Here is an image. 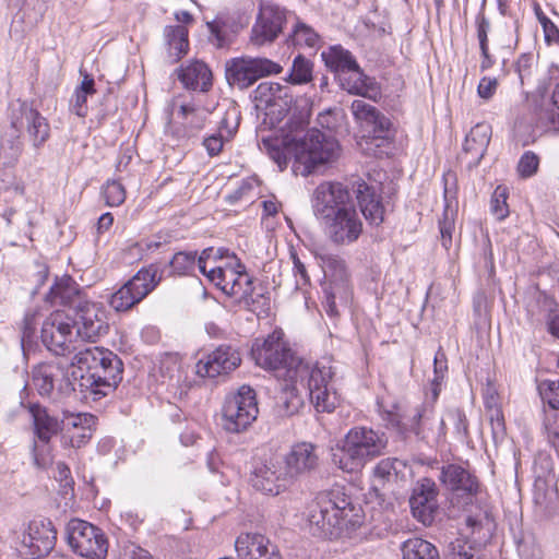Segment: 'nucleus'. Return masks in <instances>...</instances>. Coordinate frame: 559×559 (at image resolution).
I'll list each match as a JSON object with an SVG mask.
<instances>
[{
    "label": "nucleus",
    "instance_id": "nucleus-1",
    "mask_svg": "<svg viewBox=\"0 0 559 559\" xmlns=\"http://www.w3.org/2000/svg\"><path fill=\"white\" fill-rule=\"evenodd\" d=\"M123 364L111 350L91 346L79 350L71 366L61 360L37 365L32 370V382L41 396L55 390L68 395L79 388L85 399L100 400L112 392L122 380Z\"/></svg>",
    "mask_w": 559,
    "mask_h": 559
},
{
    "label": "nucleus",
    "instance_id": "nucleus-2",
    "mask_svg": "<svg viewBox=\"0 0 559 559\" xmlns=\"http://www.w3.org/2000/svg\"><path fill=\"white\" fill-rule=\"evenodd\" d=\"M10 126L0 140V157L5 165L13 166L23 152L22 130L35 148L41 147L50 138V126L47 119L25 102L11 103L9 109Z\"/></svg>",
    "mask_w": 559,
    "mask_h": 559
},
{
    "label": "nucleus",
    "instance_id": "nucleus-3",
    "mask_svg": "<svg viewBox=\"0 0 559 559\" xmlns=\"http://www.w3.org/2000/svg\"><path fill=\"white\" fill-rule=\"evenodd\" d=\"M360 508L340 491L317 497L309 506L307 521L310 533L319 538H336L343 528H354L361 523Z\"/></svg>",
    "mask_w": 559,
    "mask_h": 559
},
{
    "label": "nucleus",
    "instance_id": "nucleus-4",
    "mask_svg": "<svg viewBox=\"0 0 559 559\" xmlns=\"http://www.w3.org/2000/svg\"><path fill=\"white\" fill-rule=\"evenodd\" d=\"M388 438L384 432L365 426L347 431L331 449L332 463L346 473L360 471L368 462L384 454Z\"/></svg>",
    "mask_w": 559,
    "mask_h": 559
},
{
    "label": "nucleus",
    "instance_id": "nucleus-5",
    "mask_svg": "<svg viewBox=\"0 0 559 559\" xmlns=\"http://www.w3.org/2000/svg\"><path fill=\"white\" fill-rule=\"evenodd\" d=\"M251 356L258 366L273 371L276 378L283 380H296V371L308 365L289 348L283 340L282 331H274L263 340L257 338L251 348Z\"/></svg>",
    "mask_w": 559,
    "mask_h": 559
},
{
    "label": "nucleus",
    "instance_id": "nucleus-6",
    "mask_svg": "<svg viewBox=\"0 0 559 559\" xmlns=\"http://www.w3.org/2000/svg\"><path fill=\"white\" fill-rule=\"evenodd\" d=\"M296 371L298 378L295 382H300L318 412L331 413L338 404V395L333 385L335 374L333 367L317 362L316 365L301 366Z\"/></svg>",
    "mask_w": 559,
    "mask_h": 559
},
{
    "label": "nucleus",
    "instance_id": "nucleus-7",
    "mask_svg": "<svg viewBox=\"0 0 559 559\" xmlns=\"http://www.w3.org/2000/svg\"><path fill=\"white\" fill-rule=\"evenodd\" d=\"M293 140L295 142L289 148L288 156L294 157L307 168L330 163L337 157V141L318 129L309 130L301 139Z\"/></svg>",
    "mask_w": 559,
    "mask_h": 559
},
{
    "label": "nucleus",
    "instance_id": "nucleus-8",
    "mask_svg": "<svg viewBox=\"0 0 559 559\" xmlns=\"http://www.w3.org/2000/svg\"><path fill=\"white\" fill-rule=\"evenodd\" d=\"M66 539L76 555L86 559H105L108 539L103 530L90 522L71 519L66 526Z\"/></svg>",
    "mask_w": 559,
    "mask_h": 559
},
{
    "label": "nucleus",
    "instance_id": "nucleus-9",
    "mask_svg": "<svg viewBox=\"0 0 559 559\" xmlns=\"http://www.w3.org/2000/svg\"><path fill=\"white\" fill-rule=\"evenodd\" d=\"M160 282L158 267L151 264L139 270L109 298L110 307L117 312H124L140 304Z\"/></svg>",
    "mask_w": 559,
    "mask_h": 559
},
{
    "label": "nucleus",
    "instance_id": "nucleus-10",
    "mask_svg": "<svg viewBox=\"0 0 559 559\" xmlns=\"http://www.w3.org/2000/svg\"><path fill=\"white\" fill-rule=\"evenodd\" d=\"M259 413L255 392L249 385H242L236 394L226 397L223 409V427L229 432L246 430Z\"/></svg>",
    "mask_w": 559,
    "mask_h": 559
},
{
    "label": "nucleus",
    "instance_id": "nucleus-11",
    "mask_svg": "<svg viewBox=\"0 0 559 559\" xmlns=\"http://www.w3.org/2000/svg\"><path fill=\"white\" fill-rule=\"evenodd\" d=\"M282 72V67L267 58L240 57L226 62V79L231 86L246 90L258 80Z\"/></svg>",
    "mask_w": 559,
    "mask_h": 559
},
{
    "label": "nucleus",
    "instance_id": "nucleus-12",
    "mask_svg": "<svg viewBox=\"0 0 559 559\" xmlns=\"http://www.w3.org/2000/svg\"><path fill=\"white\" fill-rule=\"evenodd\" d=\"M71 320L76 329V336L84 341L95 342L109 330L107 312L98 302L80 300L73 309Z\"/></svg>",
    "mask_w": 559,
    "mask_h": 559
},
{
    "label": "nucleus",
    "instance_id": "nucleus-13",
    "mask_svg": "<svg viewBox=\"0 0 559 559\" xmlns=\"http://www.w3.org/2000/svg\"><path fill=\"white\" fill-rule=\"evenodd\" d=\"M353 194L341 182L325 181L313 191L312 207L316 216L322 221L354 205Z\"/></svg>",
    "mask_w": 559,
    "mask_h": 559
},
{
    "label": "nucleus",
    "instance_id": "nucleus-14",
    "mask_svg": "<svg viewBox=\"0 0 559 559\" xmlns=\"http://www.w3.org/2000/svg\"><path fill=\"white\" fill-rule=\"evenodd\" d=\"M288 12L277 4L261 3L251 28L250 41L257 47L273 43L283 32Z\"/></svg>",
    "mask_w": 559,
    "mask_h": 559
},
{
    "label": "nucleus",
    "instance_id": "nucleus-15",
    "mask_svg": "<svg viewBox=\"0 0 559 559\" xmlns=\"http://www.w3.org/2000/svg\"><path fill=\"white\" fill-rule=\"evenodd\" d=\"M73 323L71 318L61 312L51 313L41 325V342L56 355H66L75 349L72 346Z\"/></svg>",
    "mask_w": 559,
    "mask_h": 559
},
{
    "label": "nucleus",
    "instance_id": "nucleus-16",
    "mask_svg": "<svg viewBox=\"0 0 559 559\" xmlns=\"http://www.w3.org/2000/svg\"><path fill=\"white\" fill-rule=\"evenodd\" d=\"M329 240L337 246H349L356 242L362 233V222L356 205L323 219Z\"/></svg>",
    "mask_w": 559,
    "mask_h": 559
},
{
    "label": "nucleus",
    "instance_id": "nucleus-17",
    "mask_svg": "<svg viewBox=\"0 0 559 559\" xmlns=\"http://www.w3.org/2000/svg\"><path fill=\"white\" fill-rule=\"evenodd\" d=\"M250 483L257 491L272 497L278 496L293 485L280 460L257 465L251 473Z\"/></svg>",
    "mask_w": 559,
    "mask_h": 559
},
{
    "label": "nucleus",
    "instance_id": "nucleus-18",
    "mask_svg": "<svg viewBox=\"0 0 559 559\" xmlns=\"http://www.w3.org/2000/svg\"><path fill=\"white\" fill-rule=\"evenodd\" d=\"M445 420L436 418L433 411L425 405L416 407L412 414L399 420L397 426L402 432H412L419 439H427L430 432L437 438L443 437Z\"/></svg>",
    "mask_w": 559,
    "mask_h": 559
},
{
    "label": "nucleus",
    "instance_id": "nucleus-19",
    "mask_svg": "<svg viewBox=\"0 0 559 559\" xmlns=\"http://www.w3.org/2000/svg\"><path fill=\"white\" fill-rule=\"evenodd\" d=\"M290 481L295 484L300 477L310 474L319 465L316 445L310 442H299L280 460Z\"/></svg>",
    "mask_w": 559,
    "mask_h": 559
},
{
    "label": "nucleus",
    "instance_id": "nucleus-20",
    "mask_svg": "<svg viewBox=\"0 0 559 559\" xmlns=\"http://www.w3.org/2000/svg\"><path fill=\"white\" fill-rule=\"evenodd\" d=\"M240 362L241 356L237 348L221 345L197 362L195 371L202 378H215L235 370Z\"/></svg>",
    "mask_w": 559,
    "mask_h": 559
},
{
    "label": "nucleus",
    "instance_id": "nucleus-21",
    "mask_svg": "<svg viewBox=\"0 0 559 559\" xmlns=\"http://www.w3.org/2000/svg\"><path fill=\"white\" fill-rule=\"evenodd\" d=\"M437 486L430 478H423L417 481L413 495L409 498V506L413 515L424 525L433 521L437 510Z\"/></svg>",
    "mask_w": 559,
    "mask_h": 559
},
{
    "label": "nucleus",
    "instance_id": "nucleus-22",
    "mask_svg": "<svg viewBox=\"0 0 559 559\" xmlns=\"http://www.w3.org/2000/svg\"><path fill=\"white\" fill-rule=\"evenodd\" d=\"M341 88L350 95H357L368 98L372 102H379L382 97L380 83L372 76L367 75L362 69L357 67L336 79Z\"/></svg>",
    "mask_w": 559,
    "mask_h": 559
},
{
    "label": "nucleus",
    "instance_id": "nucleus-23",
    "mask_svg": "<svg viewBox=\"0 0 559 559\" xmlns=\"http://www.w3.org/2000/svg\"><path fill=\"white\" fill-rule=\"evenodd\" d=\"M57 532L48 520H33L28 524L23 544L31 549V555L41 557L55 547Z\"/></svg>",
    "mask_w": 559,
    "mask_h": 559
},
{
    "label": "nucleus",
    "instance_id": "nucleus-24",
    "mask_svg": "<svg viewBox=\"0 0 559 559\" xmlns=\"http://www.w3.org/2000/svg\"><path fill=\"white\" fill-rule=\"evenodd\" d=\"M353 193L357 199L365 219L370 225L379 226L384 219V206L382 198L376 188L362 180H358L353 183Z\"/></svg>",
    "mask_w": 559,
    "mask_h": 559
},
{
    "label": "nucleus",
    "instance_id": "nucleus-25",
    "mask_svg": "<svg viewBox=\"0 0 559 559\" xmlns=\"http://www.w3.org/2000/svg\"><path fill=\"white\" fill-rule=\"evenodd\" d=\"M236 266L235 270H230L228 285L223 287V292L254 311L258 299L254 297L253 278L246 272L240 261H237Z\"/></svg>",
    "mask_w": 559,
    "mask_h": 559
},
{
    "label": "nucleus",
    "instance_id": "nucleus-26",
    "mask_svg": "<svg viewBox=\"0 0 559 559\" xmlns=\"http://www.w3.org/2000/svg\"><path fill=\"white\" fill-rule=\"evenodd\" d=\"M440 480L451 491L460 496H475L479 483L475 475L459 464H448L442 467Z\"/></svg>",
    "mask_w": 559,
    "mask_h": 559
},
{
    "label": "nucleus",
    "instance_id": "nucleus-27",
    "mask_svg": "<svg viewBox=\"0 0 559 559\" xmlns=\"http://www.w3.org/2000/svg\"><path fill=\"white\" fill-rule=\"evenodd\" d=\"M178 78L185 87L206 92L212 86V72L203 61H192L180 69Z\"/></svg>",
    "mask_w": 559,
    "mask_h": 559
},
{
    "label": "nucleus",
    "instance_id": "nucleus-28",
    "mask_svg": "<svg viewBox=\"0 0 559 559\" xmlns=\"http://www.w3.org/2000/svg\"><path fill=\"white\" fill-rule=\"evenodd\" d=\"M309 123V119H308V114L304 112V111H300V110H294L284 128H283V145H284V154L283 156H277L275 158L276 163L278 164V166L281 168H283V166H286L287 164V156L289 155V148L290 146L293 145V143L295 142L293 139L296 138V139H301L302 136H299L300 133L304 132V130L306 129V127L308 126Z\"/></svg>",
    "mask_w": 559,
    "mask_h": 559
},
{
    "label": "nucleus",
    "instance_id": "nucleus-29",
    "mask_svg": "<svg viewBox=\"0 0 559 559\" xmlns=\"http://www.w3.org/2000/svg\"><path fill=\"white\" fill-rule=\"evenodd\" d=\"M179 114L182 118V128L176 129V134L179 138L194 136L204 128L209 115L206 109L191 103L180 105Z\"/></svg>",
    "mask_w": 559,
    "mask_h": 559
},
{
    "label": "nucleus",
    "instance_id": "nucleus-30",
    "mask_svg": "<svg viewBox=\"0 0 559 559\" xmlns=\"http://www.w3.org/2000/svg\"><path fill=\"white\" fill-rule=\"evenodd\" d=\"M80 294L79 285L72 277L66 275L56 281L47 295V300L53 305L70 306L73 310L75 305L83 300Z\"/></svg>",
    "mask_w": 559,
    "mask_h": 559
},
{
    "label": "nucleus",
    "instance_id": "nucleus-31",
    "mask_svg": "<svg viewBox=\"0 0 559 559\" xmlns=\"http://www.w3.org/2000/svg\"><path fill=\"white\" fill-rule=\"evenodd\" d=\"M29 413L33 418L35 436L38 441H50L61 427L59 420L51 416L47 409L39 404H31Z\"/></svg>",
    "mask_w": 559,
    "mask_h": 559
},
{
    "label": "nucleus",
    "instance_id": "nucleus-32",
    "mask_svg": "<svg viewBox=\"0 0 559 559\" xmlns=\"http://www.w3.org/2000/svg\"><path fill=\"white\" fill-rule=\"evenodd\" d=\"M491 139V127L487 123H477L465 138L464 152L471 154L475 163L484 157Z\"/></svg>",
    "mask_w": 559,
    "mask_h": 559
},
{
    "label": "nucleus",
    "instance_id": "nucleus-33",
    "mask_svg": "<svg viewBox=\"0 0 559 559\" xmlns=\"http://www.w3.org/2000/svg\"><path fill=\"white\" fill-rule=\"evenodd\" d=\"M271 545L264 535L258 533H241L235 540L239 559H255Z\"/></svg>",
    "mask_w": 559,
    "mask_h": 559
},
{
    "label": "nucleus",
    "instance_id": "nucleus-34",
    "mask_svg": "<svg viewBox=\"0 0 559 559\" xmlns=\"http://www.w3.org/2000/svg\"><path fill=\"white\" fill-rule=\"evenodd\" d=\"M322 59L325 66L335 74V78H340V74H344L358 64L355 57L347 49L342 46H332L326 51L322 52Z\"/></svg>",
    "mask_w": 559,
    "mask_h": 559
},
{
    "label": "nucleus",
    "instance_id": "nucleus-35",
    "mask_svg": "<svg viewBox=\"0 0 559 559\" xmlns=\"http://www.w3.org/2000/svg\"><path fill=\"white\" fill-rule=\"evenodd\" d=\"M188 28L183 25H168L164 29V36L168 45L169 56L177 62L189 49Z\"/></svg>",
    "mask_w": 559,
    "mask_h": 559
},
{
    "label": "nucleus",
    "instance_id": "nucleus-36",
    "mask_svg": "<svg viewBox=\"0 0 559 559\" xmlns=\"http://www.w3.org/2000/svg\"><path fill=\"white\" fill-rule=\"evenodd\" d=\"M403 559H440L437 547L423 538H409L401 547Z\"/></svg>",
    "mask_w": 559,
    "mask_h": 559
},
{
    "label": "nucleus",
    "instance_id": "nucleus-37",
    "mask_svg": "<svg viewBox=\"0 0 559 559\" xmlns=\"http://www.w3.org/2000/svg\"><path fill=\"white\" fill-rule=\"evenodd\" d=\"M286 382L280 396V407L284 415L292 416L297 414L304 405V399L299 393L300 382L284 380Z\"/></svg>",
    "mask_w": 559,
    "mask_h": 559
},
{
    "label": "nucleus",
    "instance_id": "nucleus-38",
    "mask_svg": "<svg viewBox=\"0 0 559 559\" xmlns=\"http://www.w3.org/2000/svg\"><path fill=\"white\" fill-rule=\"evenodd\" d=\"M320 260L325 276L330 277L333 282L345 283L348 280V271L343 258L328 253L320 255Z\"/></svg>",
    "mask_w": 559,
    "mask_h": 559
},
{
    "label": "nucleus",
    "instance_id": "nucleus-39",
    "mask_svg": "<svg viewBox=\"0 0 559 559\" xmlns=\"http://www.w3.org/2000/svg\"><path fill=\"white\" fill-rule=\"evenodd\" d=\"M318 40L319 36L316 31L296 17V23L294 24L293 32L288 36L287 41L294 46H307L313 48Z\"/></svg>",
    "mask_w": 559,
    "mask_h": 559
},
{
    "label": "nucleus",
    "instance_id": "nucleus-40",
    "mask_svg": "<svg viewBox=\"0 0 559 559\" xmlns=\"http://www.w3.org/2000/svg\"><path fill=\"white\" fill-rule=\"evenodd\" d=\"M195 265H198L195 251H179L169 261L171 273L180 276L191 274Z\"/></svg>",
    "mask_w": 559,
    "mask_h": 559
},
{
    "label": "nucleus",
    "instance_id": "nucleus-41",
    "mask_svg": "<svg viewBox=\"0 0 559 559\" xmlns=\"http://www.w3.org/2000/svg\"><path fill=\"white\" fill-rule=\"evenodd\" d=\"M312 62L298 55L295 57L292 66V70L288 76V81L293 84H306L312 80Z\"/></svg>",
    "mask_w": 559,
    "mask_h": 559
},
{
    "label": "nucleus",
    "instance_id": "nucleus-42",
    "mask_svg": "<svg viewBox=\"0 0 559 559\" xmlns=\"http://www.w3.org/2000/svg\"><path fill=\"white\" fill-rule=\"evenodd\" d=\"M447 420L453 426V433L460 442H467L469 438L468 421L466 415L460 408L449 409Z\"/></svg>",
    "mask_w": 559,
    "mask_h": 559
},
{
    "label": "nucleus",
    "instance_id": "nucleus-43",
    "mask_svg": "<svg viewBox=\"0 0 559 559\" xmlns=\"http://www.w3.org/2000/svg\"><path fill=\"white\" fill-rule=\"evenodd\" d=\"M102 193L108 206H119L126 200V189L118 180H108Z\"/></svg>",
    "mask_w": 559,
    "mask_h": 559
},
{
    "label": "nucleus",
    "instance_id": "nucleus-44",
    "mask_svg": "<svg viewBox=\"0 0 559 559\" xmlns=\"http://www.w3.org/2000/svg\"><path fill=\"white\" fill-rule=\"evenodd\" d=\"M33 462L37 468L46 469L51 466L53 455L51 453L50 441H34Z\"/></svg>",
    "mask_w": 559,
    "mask_h": 559
},
{
    "label": "nucleus",
    "instance_id": "nucleus-45",
    "mask_svg": "<svg viewBox=\"0 0 559 559\" xmlns=\"http://www.w3.org/2000/svg\"><path fill=\"white\" fill-rule=\"evenodd\" d=\"M210 32V41L217 48H223L229 45L230 38L226 31V23L217 17L212 22L206 23Z\"/></svg>",
    "mask_w": 559,
    "mask_h": 559
},
{
    "label": "nucleus",
    "instance_id": "nucleus-46",
    "mask_svg": "<svg viewBox=\"0 0 559 559\" xmlns=\"http://www.w3.org/2000/svg\"><path fill=\"white\" fill-rule=\"evenodd\" d=\"M350 110L356 121L365 124L366 127L371 120L377 118V114L379 112L374 106L367 104L361 99H355L352 103Z\"/></svg>",
    "mask_w": 559,
    "mask_h": 559
},
{
    "label": "nucleus",
    "instance_id": "nucleus-47",
    "mask_svg": "<svg viewBox=\"0 0 559 559\" xmlns=\"http://www.w3.org/2000/svg\"><path fill=\"white\" fill-rule=\"evenodd\" d=\"M282 86L278 83L262 82L254 90V99L270 105L275 102L277 97H281Z\"/></svg>",
    "mask_w": 559,
    "mask_h": 559
},
{
    "label": "nucleus",
    "instance_id": "nucleus-48",
    "mask_svg": "<svg viewBox=\"0 0 559 559\" xmlns=\"http://www.w3.org/2000/svg\"><path fill=\"white\" fill-rule=\"evenodd\" d=\"M507 198H508L507 190L501 187H498L491 197V202H490L491 213L499 221L504 219L509 215Z\"/></svg>",
    "mask_w": 559,
    "mask_h": 559
},
{
    "label": "nucleus",
    "instance_id": "nucleus-49",
    "mask_svg": "<svg viewBox=\"0 0 559 559\" xmlns=\"http://www.w3.org/2000/svg\"><path fill=\"white\" fill-rule=\"evenodd\" d=\"M539 157L532 151H526L518 163V171L522 178H530L538 170Z\"/></svg>",
    "mask_w": 559,
    "mask_h": 559
},
{
    "label": "nucleus",
    "instance_id": "nucleus-50",
    "mask_svg": "<svg viewBox=\"0 0 559 559\" xmlns=\"http://www.w3.org/2000/svg\"><path fill=\"white\" fill-rule=\"evenodd\" d=\"M544 402L554 409H559V381H544L538 386Z\"/></svg>",
    "mask_w": 559,
    "mask_h": 559
},
{
    "label": "nucleus",
    "instance_id": "nucleus-51",
    "mask_svg": "<svg viewBox=\"0 0 559 559\" xmlns=\"http://www.w3.org/2000/svg\"><path fill=\"white\" fill-rule=\"evenodd\" d=\"M476 35L479 46H489L488 34L490 31V21L485 15V0L481 8L475 17Z\"/></svg>",
    "mask_w": 559,
    "mask_h": 559
},
{
    "label": "nucleus",
    "instance_id": "nucleus-52",
    "mask_svg": "<svg viewBox=\"0 0 559 559\" xmlns=\"http://www.w3.org/2000/svg\"><path fill=\"white\" fill-rule=\"evenodd\" d=\"M539 124L546 132H559V109H547L539 114Z\"/></svg>",
    "mask_w": 559,
    "mask_h": 559
},
{
    "label": "nucleus",
    "instance_id": "nucleus-53",
    "mask_svg": "<svg viewBox=\"0 0 559 559\" xmlns=\"http://www.w3.org/2000/svg\"><path fill=\"white\" fill-rule=\"evenodd\" d=\"M35 314H25L21 326V343L23 347H25L26 345H32L35 336Z\"/></svg>",
    "mask_w": 559,
    "mask_h": 559
},
{
    "label": "nucleus",
    "instance_id": "nucleus-54",
    "mask_svg": "<svg viewBox=\"0 0 559 559\" xmlns=\"http://www.w3.org/2000/svg\"><path fill=\"white\" fill-rule=\"evenodd\" d=\"M488 416L493 437L502 436L506 427L501 409L498 406L488 405Z\"/></svg>",
    "mask_w": 559,
    "mask_h": 559
},
{
    "label": "nucleus",
    "instance_id": "nucleus-55",
    "mask_svg": "<svg viewBox=\"0 0 559 559\" xmlns=\"http://www.w3.org/2000/svg\"><path fill=\"white\" fill-rule=\"evenodd\" d=\"M367 127L371 129L374 138L384 139L391 127V121L379 111L377 118L371 120Z\"/></svg>",
    "mask_w": 559,
    "mask_h": 559
},
{
    "label": "nucleus",
    "instance_id": "nucleus-56",
    "mask_svg": "<svg viewBox=\"0 0 559 559\" xmlns=\"http://www.w3.org/2000/svg\"><path fill=\"white\" fill-rule=\"evenodd\" d=\"M545 431L551 444L559 449V413L548 416L545 421Z\"/></svg>",
    "mask_w": 559,
    "mask_h": 559
},
{
    "label": "nucleus",
    "instance_id": "nucleus-57",
    "mask_svg": "<svg viewBox=\"0 0 559 559\" xmlns=\"http://www.w3.org/2000/svg\"><path fill=\"white\" fill-rule=\"evenodd\" d=\"M207 280L213 283L223 292V287L228 285V278L226 271L222 266H212L210 270L205 267V273H202Z\"/></svg>",
    "mask_w": 559,
    "mask_h": 559
},
{
    "label": "nucleus",
    "instance_id": "nucleus-58",
    "mask_svg": "<svg viewBox=\"0 0 559 559\" xmlns=\"http://www.w3.org/2000/svg\"><path fill=\"white\" fill-rule=\"evenodd\" d=\"M532 67H533V56L532 55L523 53L516 60L514 68H515V72L519 75L521 84L524 83V80L526 78L531 76Z\"/></svg>",
    "mask_w": 559,
    "mask_h": 559
},
{
    "label": "nucleus",
    "instance_id": "nucleus-59",
    "mask_svg": "<svg viewBox=\"0 0 559 559\" xmlns=\"http://www.w3.org/2000/svg\"><path fill=\"white\" fill-rule=\"evenodd\" d=\"M498 86V81L495 78L484 76L480 79L477 86V94L483 99H490Z\"/></svg>",
    "mask_w": 559,
    "mask_h": 559
},
{
    "label": "nucleus",
    "instance_id": "nucleus-60",
    "mask_svg": "<svg viewBox=\"0 0 559 559\" xmlns=\"http://www.w3.org/2000/svg\"><path fill=\"white\" fill-rule=\"evenodd\" d=\"M290 258L293 260L294 264V275L297 277L299 276L300 280L296 281V285H307L310 283V277L308 275L306 265L301 262L298 254L295 251L290 252Z\"/></svg>",
    "mask_w": 559,
    "mask_h": 559
},
{
    "label": "nucleus",
    "instance_id": "nucleus-61",
    "mask_svg": "<svg viewBox=\"0 0 559 559\" xmlns=\"http://www.w3.org/2000/svg\"><path fill=\"white\" fill-rule=\"evenodd\" d=\"M96 417L92 414H76L68 418V425L75 429H83L87 427H94Z\"/></svg>",
    "mask_w": 559,
    "mask_h": 559
},
{
    "label": "nucleus",
    "instance_id": "nucleus-62",
    "mask_svg": "<svg viewBox=\"0 0 559 559\" xmlns=\"http://www.w3.org/2000/svg\"><path fill=\"white\" fill-rule=\"evenodd\" d=\"M87 94L82 92H74L71 99L72 111L79 117H85L87 115Z\"/></svg>",
    "mask_w": 559,
    "mask_h": 559
},
{
    "label": "nucleus",
    "instance_id": "nucleus-63",
    "mask_svg": "<svg viewBox=\"0 0 559 559\" xmlns=\"http://www.w3.org/2000/svg\"><path fill=\"white\" fill-rule=\"evenodd\" d=\"M203 145L211 156H215L221 153L224 141L221 134H212L204 139Z\"/></svg>",
    "mask_w": 559,
    "mask_h": 559
},
{
    "label": "nucleus",
    "instance_id": "nucleus-64",
    "mask_svg": "<svg viewBox=\"0 0 559 559\" xmlns=\"http://www.w3.org/2000/svg\"><path fill=\"white\" fill-rule=\"evenodd\" d=\"M454 230V223L448 218L440 222V234L442 246L449 249L452 243V233Z\"/></svg>",
    "mask_w": 559,
    "mask_h": 559
}]
</instances>
